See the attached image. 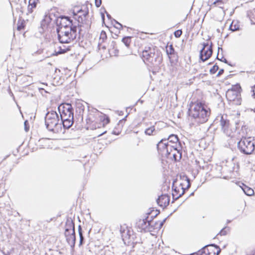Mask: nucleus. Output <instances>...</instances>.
<instances>
[{
    "mask_svg": "<svg viewBox=\"0 0 255 255\" xmlns=\"http://www.w3.org/2000/svg\"><path fill=\"white\" fill-rule=\"evenodd\" d=\"M207 106L198 103L193 104L189 110V115L196 120V122L199 124L205 123L208 120L210 115V112Z\"/></svg>",
    "mask_w": 255,
    "mask_h": 255,
    "instance_id": "obj_1",
    "label": "nucleus"
},
{
    "mask_svg": "<svg viewBox=\"0 0 255 255\" xmlns=\"http://www.w3.org/2000/svg\"><path fill=\"white\" fill-rule=\"evenodd\" d=\"M45 123L47 128L54 133H58L62 130V123L60 122L59 116L55 111L49 112L46 114Z\"/></svg>",
    "mask_w": 255,
    "mask_h": 255,
    "instance_id": "obj_2",
    "label": "nucleus"
},
{
    "mask_svg": "<svg viewBox=\"0 0 255 255\" xmlns=\"http://www.w3.org/2000/svg\"><path fill=\"white\" fill-rule=\"evenodd\" d=\"M58 39L60 43H68L74 40L77 35V26H68L57 28Z\"/></svg>",
    "mask_w": 255,
    "mask_h": 255,
    "instance_id": "obj_3",
    "label": "nucleus"
},
{
    "mask_svg": "<svg viewBox=\"0 0 255 255\" xmlns=\"http://www.w3.org/2000/svg\"><path fill=\"white\" fill-rule=\"evenodd\" d=\"M255 139L254 138L243 137L238 142V146L240 150L246 154H250L255 151L254 144Z\"/></svg>",
    "mask_w": 255,
    "mask_h": 255,
    "instance_id": "obj_4",
    "label": "nucleus"
},
{
    "mask_svg": "<svg viewBox=\"0 0 255 255\" xmlns=\"http://www.w3.org/2000/svg\"><path fill=\"white\" fill-rule=\"evenodd\" d=\"M155 51L156 47L151 44L145 46L141 55L144 62L154 64L157 59Z\"/></svg>",
    "mask_w": 255,
    "mask_h": 255,
    "instance_id": "obj_5",
    "label": "nucleus"
},
{
    "mask_svg": "<svg viewBox=\"0 0 255 255\" xmlns=\"http://www.w3.org/2000/svg\"><path fill=\"white\" fill-rule=\"evenodd\" d=\"M212 53V43L211 42L210 44L208 42L203 43V48L200 52V58L202 61H205L211 56Z\"/></svg>",
    "mask_w": 255,
    "mask_h": 255,
    "instance_id": "obj_6",
    "label": "nucleus"
},
{
    "mask_svg": "<svg viewBox=\"0 0 255 255\" xmlns=\"http://www.w3.org/2000/svg\"><path fill=\"white\" fill-rule=\"evenodd\" d=\"M157 148L159 152L167 156H170L172 151H170V144L166 138L160 140L157 144Z\"/></svg>",
    "mask_w": 255,
    "mask_h": 255,
    "instance_id": "obj_7",
    "label": "nucleus"
},
{
    "mask_svg": "<svg viewBox=\"0 0 255 255\" xmlns=\"http://www.w3.org/2000/svg\"><path fill=\"white\" fill-rule=\"evenodd\" d=\"M226 96L229 101L233 102L237 105L241 104V94L239 91L229 89L227 91Z\"/></svg>",
    "mask_w": 255,
    "mask_h": 255,
    "instance_id": "obj_8",
    "label": "nucleus"
},
{
    "mask_svg": "<svg viewBox=\"0 0 255 255\" xmlns=\"http://www.w3.org/2000/svg\"><path fill=\"white\" fill-rule=\"evenodd\" d=\"M184 182V183H180V189H177V188L174 189V193H172V195L173 197L176 196V197L175 198L176 199H177L181 197V196L184 194L185 190L188 189L190 187L189 179L186 176L185 177V180Z\"/></svg>",
    "mask_w": 255,
    "mask_h": 255,
    "instance_id": "obj_9",
    "label": "nucleus"
},
{
    "mask_svg": "<svg viewBox=\"0 0 255 255\" xmlns=\"http://www.w3.org/2000/svg\"><path fill=\"white\" fill-rule=\"evenodd\" d=\"M88 13V9L86 7H84V9L81 8L76 11L74 10L73 12L74 18L78 21L79 23H83L86 20V17ZM78 26H81V25L78 24Z\"/></svg>",
    "mask_w": 255,
    "mask_h": 255,
    "instance_id": "obj_10",
    "label": "nucleus"
},
{
    "mask_svg": "<svg viewBox=\"0 0 255 255\" xmlns=\"http://www.w3.org/2000/svg\"><path fill=\"white\" fill-rule=\"evenodd\" d=\"M153 222L149 221L146 219H140L136 223L137 227L142 230L145 231H151L153 229Z\"/></svg>",
    "mask_w": 255,
    "mask_h": 255,
    "instance_id": "obj_11",
    "label": "nucleus"
},
{
    "mask_svg": "<svg viewBox=\"0 0 255 255\" xmlns=\"http://www.w3.org/2000/svg\"><path fill=\"white\" fill-rule=\"evenodd\" d=\"M58 109L60 114L61 117L66 115L70 116L72 113H74V110L72 105L70 104H62L58 107Z\"/></svg>",
    "mask_w": 255,
    "mask_h": 255,
    "instance_id": "obj_12",
    "label": "nucleus"
},
{
    "mask_svg": "<svg viewBox=\"0 0 255 255\" xmlns=\"http://www.w3.org/2000/svg\"><path fill=\"white\" fill-rule=\"evenodd\" d=\"M220 125L224 133L228 134L230 128L229 121L227 118L226 115H223L220 117Z\"/></svg>",
    "mask_w": 255,
    "mask_h": 255,
    "instance_id": "obj_13",
    "label": "nucleus"
},
{
    "mask_svg": "<svg viewBox=\"0 0 255 255\" xmlns=\"http://www.w3.org/2000/svg\"><path fill=\"white\" fill-rule=\"evenodd\" d=\"M168 143L170 144V151H172V149H176L180 148V143L177 135L175 134H171L166 139Z\"/></svg>",
    "mask_w": 255,
    "mask_h": 255,
    "instance_id": "obj_14",
    "label": "nucleus"
},
{
    "mask_svg": "<svg viewBox=\"0 0 255 255\" xmlns=\"http://www.w3.org/2000/svg\"><path fill=\"white\" fill-rule=\"evenodd\" d=\"M170 197L167 194L161 195L157 199L158 205L161 207L164 208L169 204Z\"/></svg>",
    "mask_w": 255,
    "mask_h": 255,
    "instance_id": "obj_15",
    "label": "nucleus"
},
{
    "mask_svg": "<svg viewBox=\"0 0 255 255\" xmlns=\"http://www.w3.org/2000/svg\"><path fill=\"white\" fill-rule=\"evenodd\" d=\"M64 235L68 244L71 247H74L76 241L75 230H73V232H71L69 231H65Z\"/></svg>",
    "mask_w": 255,
    "mask_h": 255,
    "instance_id": "obj_16",
    "label": "nucleus"
},
{
    "mask_svg": "<svg viewBox=\"0 0 255 255\" xmlns=\"http://www.w3.org/2000/svg\"><path fill=\"white\" fill-rule=\"evenodd\" d=\"M73 25L72 21L67 16H62L60 17V19L59 23V27L58 28H61L62 27L66 28L68 26L72 27L75 26Z\"/></svg>",
    "mask_w": 255,
    "mask_h": 255,
    "instance_id": "obj_17",
    "label": "nucleus"
},
{
    "mask_svg": "<svg viewBox=\"0 0 255 255\" xmlns=\"http://www.w3.org/2000/svg\"><path fill=\"white\" fill-rule=\"evenodd\" d=\"M65 228V231H69L71 232H73V230H75L74 223L71 219L69 218L67 220Z\"/></svg>",
    "mask_w": 255,
    "mask_h": 255,
    "instance_id": "obj_18",
    "label": "nucleus"
},
{
    "mask_svg": "<svg viewBox=\"0 0 255 255\" xmlns=\"http://www.w3.org/2000/svg\"><path fill=\"white\" fill-rule=\"evenodd\" d=\"M179 148H177L176 149H172V151L170 155L173 156L175 161L180 160L182 157L181 151Z\"/></svg>",
    "mask_w": 255,
    "mask_h": 255,
    "instance_id": "obj_19",
    "label": "nucleus"
},
{
    "mask_svg": "<svg viewBox=\"0 0 255 255\" xmlns=\"http://www.w3.org/2000/svg\"><path fill=\"white\" fill-rule=\"evenodd\" d=\"M38 0H29V4L27 7V13H31L33 12V9L36 7Z\"/></svg>",
    "mask_w": 255,
    "mask_h": 255,
    "instance_id": "obj_20",
    "label": "nucleus"
},
{
    "mask_svg": "<svg viewBox=\"0 0 255 255\" xmlns=\"http://www.w3.org/2000/svg\"><path fill=\"white\" fill-rule=\"evenodd\" d=\"M230 29L232 31H237L240 29V24L238 21H233L230 26Z\"/></svg>",
    "mask_w": 255,
    "mask_h": 255,
    "instance_id": "obj_21",
    "label": "nucleus"
},
{
    "mask_svg": "<svg viewBox=\"0 0 255 255\" xmlns=\"http://www.w3.org/2000/svg\"><path fill=\"white\" fill-rule=\"evenodd\" d=\"M63 126L65 128H70L73 125L74 121L72 120H61Z\"/></svg>",
    "mask_w": 255,
    "mask_h": 255,
    "instance_id": "obj_22",
    "label": "nucleus"
},
{
    "mask_svg": "<svg viewBox=\"0 0 255 255\" xmlns=\"http://www.w3.org/2000/svg\"><path fill=\"white\" fill-rule=\"evenodd\" d=\"M155 127L154 126L150 127V128H146L145 131L144 133L145 134L148 135H151L154 134V132H155Z\"/></svg>",
    "mask_w": 255,
    "mask_h": 255,
    "instance_id": "obj_23",
    "label": "nucleus"
},
{
    "mask_svg": "<svg viewBox=\"0 0 255 255\" xmlns=\"http://www.w3.org/2000/svg\"><path fill=\"white\" fill-rule=\"evenodd\" d=\"M243 190L244 193L248 196H251L254 193V191L252 189L247 186L244 188Z\"/></svg>",
    "mask_w": 255,
    "mask_h": 255,
    "instance_id": "obj_24",
    "label": "nucleus"
},
{
    "mask_svg": "<svg viewBox=\"0 0 255 255\" xmlns=\"http://www.w3.org/2000/svg\"><path fill=\"white\" fill-rule=\"evenodd\" d=\"M100 120L102 121L103 126L107 125L110 122L109 118L106 115L101 116Z\"/></svg>",
    "mask_w": 255,
    "mask_h": 255,
    "instance_id": "obj_25",
    "label": "nucleus"
},
{
    "mask_svg": "<svg viewBox=\"0 0 255 255\" xmlns=\"http://www.w3.org/2000/svg\"><path fill=\"white\" fill-rule=\"evenodd\" d=\"M107 39V34L105 31H102L99 37V43L103 42Z\"/></svg>",
    "mask_w": 255,
    "mask_h": 255,
    "instance_id": "obj_26",
    "label": "nucleus"
},
{
    "mask_svg": "<svg viewBox=\"0 0 255 255\" xmlns=\"http://www.w3.org/2000/svg\"><path fill=\"white\" fill-rule=\"evenodd\" d=\"M58 48L59 50L58 51L55 50V51L56 52V55L64 53L68 50V48H65L64 46H63V48L61 46H60Z\"/></svg>",
    "mask_w": 255,
    "mask_h": 255,
    "instance_id": "obj_27",
    "label": "nucleus"
},
{
    "mask_svg": "<svg viewBox=\"0 0 255 255\" xmlns=\"http://www.w3.org/2000/svg\"><path fill=\"white\" fill-rule=\"evenodd\" d=\"M123 42L125 44V45L128 47L130 43V37H125L122 39Z\"/></svg>",
    "mask_w": 255,
    "mask_h": 255,
    "instance_id": "obj_28",
    "label": "nucleus"
},
{
    "mask_svg": "<svg viewBox=\"0 0 255 255\" xmlns=\"http://www.w3.org/2000/svg\"><path fill=\"white\" fill-rule=\"evenodd\" d=\"M78 232L80 237V245H82L84 240V237L83 236L82 233V228L80 225L78 227Z\"/></svg>",
    "mask_w": 255,
    "mask_h": 255,
    "instance_id": "obj_29",
    "label": "nucleus"
},
{
    "mask_svg": "<svg viewBox=\"0 0 255 255\" xmlns=\"http://www.w3.org/2000/svg\"><path fill=\"white\" fill-rule=\"evenodd\" d=\"M209 246H214L216 247V248H218L217 246H216L215 245L206 246L202 249V253H204L205 254H209L210 253L209 252V250L208 249L206 248L207 247Z\"/></svg>",
    "mask_w": 255,
    "mask_h": 255,
    "instance_id": "obj_30",
    "label": "nucleus"
},
{
    "mask_svg": "<svg viewBox=\"0 0 255 255\" xmlns=\"http://www.w3.org/2000/svg\"><path fill=\"white\" fill-rule=\"evenodd\" d=\"M61 120H74V113H72L70 116L66 115L65 116L61 117Z\"/></svg>",
    "mask_w": 255,
    "mask_h": 255,
    "instance_id": "obj_31",
    "label": "nucleus"
},
{
    "mask_svg": "<svg viewBox=\"0 0 255 255\" xmlns=\"http://www.w3.org/2000/svg\"><path fill=\"white\" fill-rule=\"evenodd\" d=\"M174 50L172 45H170L168 49H167L166 52L168 55H171L173 53Z\"/></svg>",
    "mask_w": 255,
    "mask_h": 255,
    "instance_id": "obj_32",
    "label": "nucleus"
},
{
    "mask_svg": "<svg viewBox=\"0 0 255 255\" xmlns=\"http://www.w3.org/2000/svg\"><path fill=\"white\" fill-rule=\"evenodd\" d=\"M219 67L217 65H215L213 67L210 69V72L211 74H215L217 71L218 70Z\"/></svg>",
    "mask_w": 255,
    "mask_h": 255,
    "instance_id": "obj_33",
    "label": "nucleus"
},
{
    "mask_svg": "<svg viewBox=\"0 0 255 255\" xmlns=\"http://www.w3.org/2000/svg\"><path fill=\"white\" fill-rule=\"evenodd\" d=\"M182 33V31L181 30H177L174 32V35L176 37H179Z\"/></svg>",
    "mask_w": 255,
    "mask_h": 255,
    "instance_id": "obj_34",
    "label": "nucleus"
},
{
    "mask_svg": "<svg viewBox=\"0 0 255 255\" xmlns=\"http://www.w3.org/2000/svg\"><path fill=\"white\" fill-rule=\"evenodd\" d=\"M114 21H115V23L117 25H115V27L116 28L119 29H120L122 28L123 26H122V25L121 23L118 22L116 20H114Z\"/></svg>",
    "mask_w": 255,
    "mask_h": 255,
    "instance_id": "obj_35",
    "label": "nucleus"
},
{
    "mask_svg": "<svg viewBox=\"0 0 255 255\" xmlns=\"http://www.w3.org/2000/svg\"><path fill=\"white\" fill-rule=\"evenodd\" d=\"M226 228H223L219 233L221 236H225L227 234V231L225 230Z\"/></svg>",
    "mask_w": 255,
    "mask_h": 255,
    "instance_id": "obj_36",
    "label": "nucleus"
},
{
    "mask_svg": "<svg viewBox=\"0 0 255 255\" xmlns=\"http://www.w3.org/2000/svg\"><path fill=\"white\" fill-rule=\"evenodd\" d=\"M101 0H95V5L97 7H99L101 5Z\"/></svg>",
    "mask_w": 255,
    "mask_h": 255,
    "instance_id": "obj_37",
    "label": "nucleus"
},
{
    "mask_svg": "<svg viewBox=\"0 0 255 255\" xmlns=\"http://www.w3.org/2000/svg\"><path fill=\"white\" fill-rule=\"evenodd\" d=\"M221 49L222 50V48H220V47H218V54H217V58L220 60L221 61H222V60H223L224 58L223 57H222V58L220 59L219 57H218V55H219V51L220 49Z\"/></svg>",
    "mask_w": 255,
    "mask_h": 255,
    "instance_id": "obj_38",
    "label": "nucleus"
},
{
    "mask_svg": "<svg viewBox=\"0 0 255 255\" xmlns=\"http://www.w3.org/2000/svg\"><path fill=\"white\" fill-rule=\"evenodd\" d=\"M223 72H224V70H223V69H221V70L219 71V72H218V74H217V76H219L220 75H221V74H222L223 73Z\"/></svg>",
    "mask_w": 255,
    "mask_h": 255,
    "instance_id": "obj_39",
    "label": "nucleus"
},
{
    "mask_svg": "<svg viewBox=\"0 0 255 255\" xmlns=\"http://www.w3.org/2000/svg\"><path fill=\"white\" fill-rule=\"evenodd\" d=\"M122 237L123 238V240H124V238H126V233H125V231H123V232H122Z\"/></svg>",
    "mask_w": 255,
    "mask_h": 255,
    "instance_id": "obj_40",
    "label": "nucleus"
},
{
    "mask_svg": "<svg viewBox=\"0 0 255 255\" xmlns=\"http://www.w3.org/2000/svg\"><path fill=\"white\" fill-rule=\"evenodd\" d=\"M252 92H253L252 96L255 99V87L254 88V89L252 91Z\"/></svg>",
    "mask_w": 255,
    "mask_h": 255,
    "instance_id": "obj_41",
    "label": "nucleus"
},
{
    "mask_svg": "<svg viewBox=\"0 0 255 255\" xmlns=\"http://www.w3.org/2000/svg\"><path fill=\"white\" fill-rule=\"evenodd\" d=\"M165 220L166 219L163 220L162 222L160 223L159 227V228H161V227L163 226L164 223L165 222Z\"/></svg>",
    "mask_w": 255,
    "mask_h": 255,
    "instance_id": "obj_42",
    "label": "nucleus"
},
{
    "mask_svg": "<svg viewBox=\"0 0 255 255\" xmlns=\"http://www.w3.org/2000/svg\"><path fill=\"white\" fill-rule=\"evenodd\" d=\"M219 2H222V0H216V1H215L214 2V4H217V3H218Z\"/></svg>",
    "mask_w": 255,
    "mask_h": 255,
    "instance_id": "obj_43",
    "label": "nucleus"
},
{
    "mask_svg": "<svg viewBox=\"0 0 255 255\" xmlns=\"http://www.w3.org/2000/svg\"><path fill=\"white\" fill-rule=\"evenodd\" d=\"M47 140H48V139H42L41 140H39V142H42L43 141H46Z\"/></svg>",
    "mask_w": 255,
    "mask_h": 255,
    "instance_id": "obj_44",
    "label": "nucleus"
},
{
    "mask_svg": "<svg viewBox=\"0 0 255 255\" xmlns=\"http://www.w3.org/2000/svg\"><path fill=\"white\" fill-rule=\"evenodd\" d=\"M222 61H223V62H225V63H227V59H225V58H224V59H223V60H222Z\"/></svg>",
    "mask_w": 255,
    "mask_h": 255,
    "instance_id": "obj_45",
    "label": "nucleus"
},
{
    "mask_svg": "<svg viewBox=\"0 0 255 255\" xmlns=\"http://www.w3.org/2000/svg\"><path fill=\"white\" fill-rule=\"evenodd\" d=\"M26 122L25 121V122H24V125H25V130H26V131H27V127H26Z\"/></svg>",
    "mask_w": 255,
    "mask_h": 255,
    "instance_id": "obj_46",
    "label": "nucleus"
},
{
    "mask_svg": "<svg viewBox=\"0 0 255 255\" xmlns=\"http://www.w3.org/2000/svg\"><path fill=\"white\" fill-rule=\"evenodd\" d=\"M107 17H108L109 18H111V16H110V15L109 13H107Z\"/></svg>",
    "mask_w": 255,
    "mask_h": 255,
    "instance_id": "obj_47",
    "label": "nucleus"
},
{
    "mask_svg": "<svg viewBox=\"0 0 255 255\" xmlns=\"http://www.w3.org/2000/svg\"><path fill=\"white\" fill-rule=\"evenodd\" d=\"M190 255H198V254L197 253H195L191 254Z\"/></svg>",
    "mask_w": 255,
    "mask_h": 255,
    "instance_id": "obj_48",
    "label": "nucleus"
},
{
    "mask_svg": "<svg viewBox=\"0 0 255 255\" xmlns=\"http://www.w3.org/2000/svg\"><path fill=\"white\" fill-rule=\"evenodd\" d=\"M106 131H104V132H103V133H102L101 134H100L99 135V136H101V135H103V134H104V133H106Z\"/></svg>",
    "mask_w": 255,
    "mask_h": 255,
    "instance_id": "obj_49",
    "label": "nucleus"
},
{
    "mask_svg": "<svg viewBox=\"0 0 255 255\" xmlns=\"http://www.w3.org/2000/svg\"><path fill=\"white\" fill-rule=\"evenodd\" d=\"M78 15H82L83 16V13H78Z\"/></svg>",
    "mask_w": 255,
    "mask_h": 255,
    "instance_id": "obj_50",
    "label": "nucleus"
},
{
    "mask_svg": "<svg viewBox=\"0 0 255 255\" xmlns=\"http://www.w3.org/2000/svg\"><path fill=\"white\" fill-rule=\"evenodd\" d=\"M3 254H4V255H9V253L8 254H5V253H3Z\"/></svg>",
    "mask_w": 255,
    "mask_h": 255,
    "instance_id": "obj_51",
    "label": "nucleus"
},
{
    "mask_svg": "<svg viewBox=\"0 0 255 255\" xmlns=\"http://www.w3.org/2000/svg\"><path fill=\"white\" fill-rule=\"evenodd\" d=\"M102 18L103 19H104V14H103V15H102Z\"/></svg>",
    "mask_w": 255,
    "mask_h": 255,
    "instance_id": "obj_52",
    "label": "nucleus"
},
{
    "mask_svg": "<svg viewBox=\"0 0 255 255\" xmlns=\"http://www.w3.org/2000/svg\"><path fill=\"white\" fill-rule=\"evenodd\" d=\"M17 28H18V29H19H19H20V26H18Z\"/></svg>",
    "mask_w": 255,
    "mask_h": 255,
    "instance_id": "obj_53",
    "label": "nucleus"
},
{
    "mask_svg": "<svg viewBox=\"0 0 255 255\" xmlns=\"http://www.w3.org/2000/svg\"><path fill=\"white\" fill-rule=\"evenodd\" d=\"M230 222H231L230 221L228 220V221H227V223H230Z\"/></svg>",
    "mask_w": 255,
    "mask_h": 255,
    "instance_id": "obj_54",
    "label": "nucleus"
},
{
    "mask_svg": "<svg viewBox=\"0 0 255 255\" xmlns=\"http://www.w3.org/2000/svg\"><path fill=\"white\" fill-rule=\"evenodd\" d=\"M220 251L219 250V251L218 252L217 254H218V253H220Z\"/></svg>",
    "mask_w": 255,
    "mask_h": 255,
    "instance_id": "obj_55",
    "label": "nucleus"
}]
</instances>
